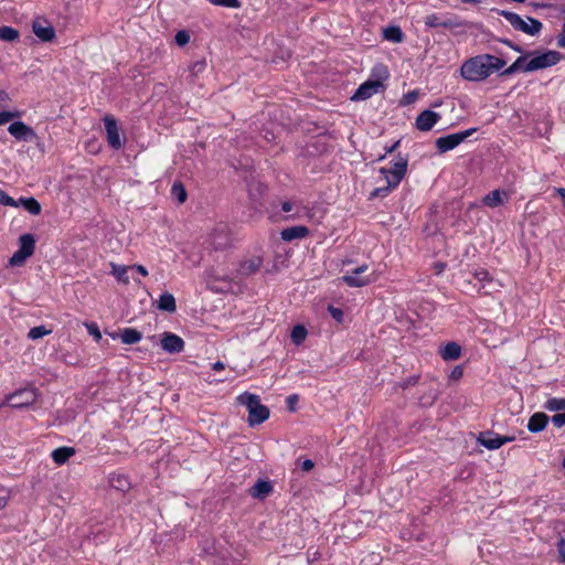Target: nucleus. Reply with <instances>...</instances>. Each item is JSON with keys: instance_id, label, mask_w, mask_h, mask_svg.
I'll use <instances>...</instances> for the list:
<instances>
[{"instance_id": "nucleus-1", "label": "nucleus", "mask_w": 565, "mask_h": 565, "mask_svg": "<svg viewBox=\"0 0 565 565\" xmlns=\"http://www.w3.org/2000/svg\"><path fill=\"white\" fill-rule=\"evenodd\" d=\"M507 62L492 54H479L466 60L460 67V75L469 82H481L494 72L501 71Z\"/></svg>"}, {"instance_id": "nucleus-2", "label": "nucleus", "mask_w": 565, "mask_h": 565, "mask_svg": "<svg viewBox=\"0 0 565 565\" xmlns=\"http://www.w3.org/2000/svg\"><path fill=\"white\" fill-rule=\"evenodd\" d=\"M237 404L243 405L248 411V425H260L269 417V408L260 403L258 395L243 393L236 397Z\"/></svg>"}, {"instance_id": "nucleus-3", "label": "nucleus", "mask_w": 565, "mask_h": 565, "mask_svg": "<svg viewBox=\"0 0 565 565\" xmlns=\"http://www.w3.org/2000/svg\"><path fill=\"white\" fill-rule=\"evenodd\" d=\"M500 15L505 18L515 30L529 35L539 34L543 28L539 20L530 17H527L526 20H523L519 14L511 11L502 10L500 11Z\"/></svg>"}, {"instance_id": "nucleus-4", "label": "nucleus", "mask_w": 565, "mask_h": 565, "mask_svg": "<svg viewBox=\"0 0 565 565\" xmlns=\"http://www.w3.org/2000/svg\"><path fill=\"white\" fill-rule=\"evenodd\" d=\"M533 55L530 56L526 66L525 73L535 72L539 70H544L551 66L556 65L561 60V54L556 51H546V52H532Z\"/></svg>"}, {"instance_id": "nucleus-5", "label": "nucleus", "mask_w": 565, "mask_h": 565, "mask_svg": "<svg viewBox=\"0 0 565 565\" xmlns=\"http://www.w3.org/2000/svg\"><path fill=\"white\" fill-rule=\"evenodd\" d=\"M476 131L477 128H469L463 131L439 137L436 139V147L441 153L450 151L472 136Z\"/></svg>"}, {"instance_id": "nucleus-6", "label": "nucleus", "mask_w": 565, "mask_h": 565, "mask_svg": "<svg viewBox=\"0 0 565 565\" xmlns=\"http://www.w3.org/2000/svg\"><path fill=\"white\" fill-rule=\"evenodd\" d=\"M38 397L35 388L26 387L7 396V403L13 408H23L32 405Z\"/></svg>"}, {"instance_id": "nucleus-7", "label": "nucleus", "mask_w": 565, "mask_h": 565, "mask_svg": "<svg viewBox=\"0 0 565 565\" xmlns=\"http://www.w3.org/2000/svg\"><path fill=\"white\" fill-rule=\"evenodd\" d=\"M513 440L514 436H500L491 430L480 433L477 438L478 444L489 450L499 449L504 444L511 443Z\"/></svg>"}, {"instance_id": "nucleus-8", "label": "nucleus", "mask_w": 565, "mask_h": 565, "mask_svg": "<svg viewBox=\"0 0 565 565\" xmlns=\"http://www.w3.org/2000/svg\"><path fill=\"white\" fill-rule=\"evenodd\" d=\"M367 268L369 266L366 264L361 265L354 268L350 274L344 275L341 279L350 287H364L374 281V279L369 276H361Z\"/></svg>"}, {"instance_id": "nucleus-9", "label": "nucleus", "mask_w": 565, "mask_h": 565, "mask_svg": "<svg viewBox=\"0 0 565 565\" xmlns=\"http://www.w3.org/2000/svg\"><path fill=\"white\" fill-rule=\"evenodd\" d=\"M161 348L170 354L180 353L184 350L185 343L181 337L172 332H163L160 340Z\"/></svg>"}, {"instance_id": "nucleus-10", "label": "nucleus", "mask_w": 565, "mask_h": 565, "mask_svg": "<svg viewBox=\"0 0 565 565\" xmlns=\"http://www.w3.org/2000/svg\"><path fill=\"white\" fill-rule=\"evenodd\" d=\"M8 131L19 141H32L36 137L35 131L23 121H13Z\"/></svg>"}, {"instance_id": "nucleus-11", "label": "nucleus", "mask_w": 565, "mask_h": 565, "mask_svg": "<svg viewBox=\"0 0 565 565\" xmlns=\"http://www.w3.org/2000/svg\"><path fill=\"white\" fill-rule=\"evenodd\" d=\"M104 121H105L107 141H108L109 146L116 150L120 149L122 147V142L120 139L119 128L117 126L115 118L107 116V117H105Z\"/></svg>"}, {"instance_id": "nucleus-12", "label": "nucleus", "mask_w": 565, "mask_h": 565, "mask_svg": "<svg viewBox=\"0 0 565 565\" xmlns=\"http://www.w3.org/2000/svg\"><path fill=\"white\" fill-rule=\"evenodd\" d=\"M441 116L433 110L422 111L415 121V126L420 131H429L439 120Z\"/></svg>"}, {"instance_id": "nucleus-13", "label": "nucleus", "mask_w": 565, "mask_h": 565, "mask_svg": "<svg viewBox=\"0 0 565 565\" xmlns=\"http://www.w3.org/2000/svg\"><path fill=\"white\" fill-rule=\"evenodd\" d=\"M381 87V83L379 81H366L359 86L352 96L353 100H365L372 97L374 94L379 92Z\"/></svg>"}, {"instance_id": "nucleus-14", "label": "nucleus", "mask_w": 565, "mask_h": 565, "mask_svg": "<svg viewBox=\"0 0 565 565\" xmlns=\"http://www.w3.org/2000/svg\"><path fill=\"white\" fill-rule=\"evenodd\" d=\"M425 25L428 28H445V29H454L461 26V22L448 19V18H441L436 13L429 14L425 18Z\"/></svg>"}, {"instance_id": "nucleus-15", "label": "nucleus", "mask_w": 565, "mask_h": 565, "mask_svg": "<svg viewBox=\"0 0 565 565\" xmlns=\"http://www.w3.org/2000/svg\"><path fill=\"white\" fill-rule=\"evenodd\" d=\"M309 234L307 226L298 225L285 228L280 233V237L285 242H291L298 238H305Z\"/></svg>"}, {"instance_id": "nucleus-16", "label": "nucleus", "mask_w": 565, "mask_h": 565, "mask_svg": "<svg viewBox=\"0 0 565 565\" xmlns=\"http://www.w3.org/2000/svg\"><path fill=\"white\" fill-rule=\"evenodd\" d=\"M273 492V486L269 481L259 479L250 488L249 493L255 499H265Z\"/></svg>"}, {"instance_id": "nucleus-17", "label": "nucleus", "mask_w": 565, "mask_h": 565, "mask_svg": "<svg viewBox=\"0 0 565 565\" xmlns=\"http://www.w3.org/2000/svg\"><path fill=\"white\" fill-rule=\"evenodd\" d=\"M111 338H120L125 344H136L142 339V333L132 328H125L118 334H111Z\"/></svg>"}, {"instance_id": "nucleus-18", "label": "nucleus", "mask_w": 565, "mask_h": 565, "mask_svg": "<svg viewBox=\"0 0 565 565\" xmlns=\"http://www.w3.org/2000/svg\"><path fill=\"white\" fill-rule=\"evenodd\" d=\"M34 34L44 42H50L55 38V30L52 25H43L40 21H34L32 25Z\"/></svg>"}, {"instance_id": "nucleus-19", "label": "nucleus", "mask_w": 565, "mask_h": 565, "mask_svg": "<svg viewBox=\"0 0 565 565\" xmlns=\"http://www.w3.org/2000/svg\"><path fill=\"white\" fill-rule=\"evenodd\" d=\"M548 423V416L545 413H535L533 414L527 423V429L531 433H540L542 431Z\"/></svg>"}, {"instance_id": "nucleus-20", "label": "nucleus", "mask_w": 565, "mask_h": 565, "mask_svg": "<svg viewBox=\"0 0 565 565\" xmlns=\"http://www.w3.org/2000/svg\"><path fill=\"white\" fill-rule=\"evenodd\" d=\"M211 245L214 249H224L230 245V237L224 227L216 228L211 235Z\"/></svg>"}, {"instance_id": "nucleus-21", "label": "nucleus", "mask_w": 565, "mask_h": 565, "mask_svg": "<svg viewBox=\"0 0 565 565\" xmlns=\"http://www.w3.org/2000/svg\"><path fill=\"white\" fill-rule=\"evenodd\" d=\"M263 265L260 256H253L241 264L239 271L242 275L249 276L257 273Z\"/></svg>"}, {"instance_id": "nucleus-22", "label": "nucleus", "mask_w": 565, "mask_h": 565, "mask_svg": "<svg viewBox=\"0 0 565 565\" xmlns=\"http://www.w3.org/2000/svg\"><path fill=\"white\" fill-rule=\"evenodd\" d=\"M73 455L75 449L73 447H60L52 451V459L57 465H64Z\"/></svg>"}, {"instance_id": "nucleus-23", "label": "nucleus", "mask_w": 565, "mask_h": 565, "mask_svg": "<svg viewBox=\"0 0 565 565\" xmlns=\"http://www.w3.org/2000/svg\"><path fill=\"white\" fill-rule=\"evenodd\" d=\"M460 354L461 348L456 342H449L440 350V355L445 361H455L460 358Z\"/></svg>"}, {"instance_id": "nucleus-24", "label": "nucleus", "mask_w": 565, "mask_h": 565, "mask_svg": "<svg viewBox=\"0 0 565 565\" xmlns=\"http://www.w3.org/2000/svg\"><path fill=\"white\" fill-rule=\"evenodd\" d=\"M158 308L162 311L174 312L177 310L174 296L170 292H163L158 300Z\"/></svg>"}, {"instance_id": "nucleus-25", "label": "nucleus", "mask_w": 565, "mask_h": 565, "mask_svg": "<svg viewBox=\"0 0 565 565\" xmlns=\"http://www.w3.org/2000/svg\"><path fill=\"white\" fill-rule=\"evenodd\" d=\"M19 249L22 250V253L29 256H32L35 249V239L32 234H23L19 238Z\"/></svg>"}, {"instance_id": "nucleus-26", "label": "nucleus", "mask_w": 565, "mask_h": 565, "mask_svg": "<svg viewBox=\"0 0 565 565\" xmlns=\"http://www.w3.org/2000/svg\"><path fill=\"white\" fill-rule=\"evenodd\" d=\"M407 164L408 159L398 154L394 160L393 167L388 170L391 173L396 174L399 178H404L407 171Z\"/></svg>"}, {"instance_id": "nucleus-27", "label": "nucleus", "mask_w": 565, "mask_h": 565, "mask_svg": "<svg viewBox=\"0 0 565 565\" xmlns=\"http://www.w3.org/2000/svg\"><path fill=\"white\" fill-rule=\"evenodd\" d=\"M19 206H23L30 214L39 215L42 211L41 204L34 198H20Z\"/></svg>"}, {"instance_id": "nucleus-28", "label": "nucleus", "mask_w": 565, "mask_h": 565, "mask_svg": "<svg viewBox=\"0 0 565 565\" xmlns=\"http://www.w3.org/2000/svg\"><path fill=\"white\" fill-rule=\"evenodd\" d=\"M384 39L393 43H401L404 40V33L399 26H388L383 31Z\"/></svg>"}, {"instance_id": "nucleus-29", "label": "nucleus", "mask_w": 565, "mask_h": 565, "mask_svg": "<svg viewBox=\"0 0 565 565\" xmlns=\"http://www.w3.org/2000/svg\"><path fill=\"white\" fill-rule=\"evenodd\" d=\"M484 205L489 207H497L503 203L501 192L493 190L483 198Z\"/></svg>"}, {"instance_id": "nucleus-30", "label": "nucleus", "mask_w": 565, "mask_h": 565, "mask_svg": "<svg viewBox=\"0 0 565 565\" xmlns=\"http://www.w3.org/2000/svg\"><path fill=\"white\" fill-rule=\"evenodd\" d=\"M544 408L550 412L565 411V398H559V397L548 398L544 404Z\"/></svg>"}, {"instance_id": "nucleus-31", "label": "nucleus", "mask_w": 565, "mask_h": 565, "mask_svg": "<svg viewBox=\"0 0 565 565\" xmlns=\"http://www.w3.org/2000/svg\"><path fill=\"white\" fill-rule=\"evenodd\" d=\"M171 194L179 203H184L188 198L186 190L181 182H174L172 184Z\"/></svg>"}, {"instance_id": "nucleus-32", "label": "nucleus", "mask_w": 565, "mask_h": 565, "mask_svg": "<svg viewBox=\"0 0 565 565\" xmlns=\"http://www.w3.org/2000/svg\"><path fill=\"white\" fill-rule=\"evenodd\" d=\"M111 274L121 282L124 284H128L129 282V277L127 275V271L130 267H127V266H124V265H116V264H111Z\"/></svg>"}, {"instance_id": "nucleus-33", "label": "nucleus", "mask_w": 565, "mask_h": 565, "mask_svg": "<svg viewBox=\"0 0 565 565\" xmlns=\"http://www.w3.org/2000/svg\"><path fill=\"white\" fill-rule=\"evenodd\" d=\"M290 337L291 341L298 345L305 341L307 337V329L301 324H297L292 328Z\"/></svg>"}, {"instance_id": "nucleus-34", "label": "nucleus", "mask_w": 565, "mask_h": 565, "mask_svg": "<svg viewBox=\"0 0 565 565\" xmlns=\"http://www.w3.org/2000/svg\"><path fill=\"white\" fill-rule=\"evenodd\" d=\"M380 173L384 175L386 180V185H388L392 190H394L403 179L397 177L396 174L391 173L387 168H381Z\"/></svg>"}, {"instance_id": "nucleus-35", "label": "nucleus", "mask_w": 565, "mask_h": 565, "mask_svg": "<svg viewBox=\"0 0 565 565\" xmlns=\"http://www.w3.org/2000/svg\"><path fill=\"white\" fill-rule=\"evenodd\" d=\"M473 277L479 282H481V286L478 289V291H481V289H484L486 288V284L491 282V280H492L491 277H490V274L488 273V270H486L483 268L476 269L475 273H473Z\"/></svg>"}, {"instance_id": "nucleus-36", "label": "nucleus", "mask_w": 565, "mask_h": 565, "mask_svg": "<svg viewBox=\"0 0 565 565\" xmlns=\"http://www.w3.org/2000/svg\"><path fill=\"white\" fill-rule=\"evenodd\" d=\"M19 38V32L11 26L0 28V40L12 42Z\"/></svg>"}, {"instance_id": "nucleus-37", "label": "nucleus", "mask_w": 565, "mask_h": 565, "mask_svg": "<svg viewBox=\"0 0 565 565\" xmlns=\"http://www.w3.org/2000/svg\"><path fill=\"white\" fill-rule=\"evenodd\" d=\"M205 68H206L205 60H198L190 65L189 72H190V75L194 78V77H198L201 73H203L205 71Z\"/></svg>"}, {"instance_id": "nucleus-38", "label": "nucleus", "mask_w": 565, "mask_h": 565, "mask_svg": "<svg viewBox=\"0 0 565 565\" xmlns=\"http://www.w3.org/2000/svg\"><path fill=\"white\" fill-rule=\"evenodd\" d=\"M49 333H51V330H47L44 326H39V327H34V328L30 329L28 337L31 340H38Z\"/></svg>"}, {"instance_id": "nucleus-39", "label": "nucleus", "mask_w": 565, "mask_h": 565, "mask_svg": "<svg viewBox=\"0 0 565 565\" xmlns=\"http://www.w3.org/2000/svg\"><path fill=\"white\" fill-rule=\"evenodd\" d=\"M22 116V113L19 110L13 111H0V126L8 124L12 119L20 118Z\"/></svg>"}, {"instance_id": "nucleus-40", "label": "nucleus", "mask_w": 565, "mask_h": 565, "mask_svg": "<svg viewBox=\"0 0 565 565\" xmlns=\"http://www.w3.org/2000/svg\"><path fill=\"white\" fill-rule=\"evenodd\" d=\"M110 483L114 488H116L120 491H124L125 489H127L129 487L128 479L125 476L113 477L110 480Z\"/></svg>"}, {"instance_id": "nucleus-41", "label": "nucleus", "mask_w": 565, "mask_h": 565, "mask_svg": "<svg viewBox=\"0 0 565 565\" xmlns=\"http://www.w3.org/2000/svg\"><path fill=\"white\" fill-rule=\"evenodd\" d=\"M207 1L214 6H220V7H225V8L237 9L241 7V2L238 0H207Z\"/></svg>"}, {"instance_id": "nucleus-42", "label": "nucleus", "mask_w": 565, "mask_h": 565, "mask_svg": "<svg viewBox=\"0 0 565 565\" xmlns=\"http://www.w3.org/2000/svg\"><path fill=\"white\" fill-rule=\"evenodd\" d=\"M29 257H30L29 255H26V254L24 255V254L22 253V250L18 249V250L12 255V257L10 258L9 264H10L11 266H20V265H22V264L25 262V259H26V258H29Z\"/></svg>"}, {"instance_id": "nucleus-43", "label": "nucleus", "mask_w": 565, "mask_h": 565, "mask_svg": "<svg viewBox=\"0 0 565 565\" xmlns=\"http://www.w3.org/2000/svg\"><path fill=\"white\" fill-rule=\"evenodd\" d=\"M0 204L6 205V206H13V207L19 206V202L17 200H14L13 198H11L10 195H8L1 189H0Z\"/></svg>"}, {"instance_id": "nucleus-44", "label": "nucleus", "mask_w": 565, "mask_h": 565, "mask_svg": "<svg viewBox=\"0 0 565 565\" xmlns=\"http://www.w3.org/2000/svg\"><path fill=\"white\" fill-rule=\"evenodd\" d=\"M391 191L392 189L388 185L379 186L371 192L370 199L385 198Z\"/></svg>"}, {"instance_id": "nucleus-45", "label": "nucleus", "mask_w": 565, "mask_h": 565, "mask_svg": "<svg viewBox=\"0 0 565 565\" xmlns=\"http://www.w3.org/2000/svg\"><path fill=\"white\" fill-rule=\"evenodd\" d=\"M174 40L179 46H183L189 43L190 35L186 31L182 30V31L177 32Z\"/></svg>"}, {"instance_id": "nucleus-46", "label": "nucleus", "mask_w": 565, "mask_h": 565, "mask_svg": "<svg viewBox=\"0 0 565 565\" xmlns=\"http://www.w3.org/2000/svg\"><path fill=\"white\" fill-rule=\"evenodd\" d=\"M533 53H527L525 55H521L519 56L515 61H514V64L516 65V67L519 68V71H522L525 73V66H526V63L527 61L530 60L529 57L532 56Z\"/></svg>"}, {"instance_id": "nucleus-47", "label": "nucleus", "mask_w": 565, "mask_h": 565, "mask_svg": "<svg viewBox=\"0 0 565 565\" xmlns=\"http://www.w3.org/2000/svg\"><path fill=\"white\" fill-rule=\"evenodd\" d=\"M551 420L557 428L565 426V412L553 415Z\"/></svg>"}, {"instance_id": "nucleus-48", "label": "nucleus", "mask_w": 565, "mask_h": 565, "mask_svg": "<svg viewBox=\"0 0 565 565\" xmlns=\"http://www.w3.org/2000/svg\"><path fill=\"white\" fill-rule=\"evenodd\" d=\"M329 312H330L331 317L334 320H337L338 322L342 321V319H343V311L340 308H335V307L330 306L329 307Z\"/></svg>"}, {"instance_id": "nucleus-49", "label": "nucleus", "mask_w": 565, "mask_h": 565, "mask_svg": "<svg viewBox=\"0 0 565 565\" xmlns=\"http://www.w3.org/2000/svg\"><path fill=\"white\" fill-rule=\"evenodd\" d=\"M557 552L559 555V559L562 562H565V539L564 537L559 539V541L557 542Z\"/></svg>"}, {"instance_id": "nucleus-50", "label": "nucleus", "mask_w": 565, "mask_h": 565, "mask_svg": "<svg viewBox=\"0 0 565 565\" xmlns=\"http://www.w3.org/2000/svg\"><path fill=\"white\" fill-rule=\"evenodd\" d=\"M87 329H88L89 334L95 337L96 340H99L102 338L100 331L96 323H92V324L87 326Z\"/></svg>"}, {"instance_id": "nucleus-51", "label": "nucleus", "mask_w": 565, "mask_h": 565, "mask_svg": "<svg viewBox=\"0 0 565 565\" xmlns=\"http://www.w3.org/2000/svg\"><path fill=\"white\" fill-rule=\"evenodd\" d=\"M417 97H418V93L416 90L408 92L404 96V103L405 104H413V103L416 102Z\"/></svg>"}, {"instance_id": "nucleus-52", "label": "nucleus", "mask_w": 565, "mask_h": 565, "mask_svg": "<svg viewBox=\"0 0 565 565\" xmlns=\"http://www.w3.org/2000/svg\"><path fill=\"white\" fill-rule=\"evenodd\" d=\"M418 376H411L407 380L403 381L399 385L403 390L407 388L408 386H413L417 384Z\"/></svg>"}, {"instance_id": "nucleus-53", "label": "nucleus", "mask_w": 565, "mask_h": 565, "mask_svg": "<svg viewBox=\"0 0 565 565\" xmlns=\"http://www.w3.org/2000/svg\"><path fill=\"white\" fill-rule=\"evenodd\" d=\"M516 72H519V68L516 67V65L513 62L509 67L504 68L501 72V76H510Z\"/></svg>"}, {"instance_id": "nucleus-54", "label": "nucleus", "mask_w": 565, "mask_h": 565, "mask_svg": "<svg viewBox=\"0 0 565 565\" xmlns=\"http://www.w3.org/2000/svg\"><path fill=\"white\" fill-rule=\"evenodd\" d=\"M315 467V463L311 459H305L302 462H301V469L303 471H310L312 468Z\"/></svg>"}, {"instance_id": "nucleus-55", "label": "nucleus", "mask_w": 565, "mask_h": 565, "mask_svg": "<svg viewBox=\"0 0 565 565\" xmlns=\"http://www.w3.org/2000/svg\"><path fill=\"white\" fill-rule=\"evenodd\" d=\"M130 268L137 270L142 276H147L148 275L147 268L145 266H142V265H134Z\"/></svg>"}, {"instance_id": "nucleus-56", "label": "nucleus", "mask_w": 565, "mask_h": 565, "mask_svg": "<svg viewBox=\"0 0 565 565\" xmlns=\"http://www.w3.org/2000/svg\"><path fill=\"white\" fill-rule=\"evenodd\" d=\"M297 401H298V396H297V395H290V396H288V398H287V403H288V406H289V409H290V411H294V409H295V408H294V404H295V403H297Z\"/></svg>"}, {"instance_id": "nucleus-57", "label": "nucleus", "mask_w": 565, "mask_h": 565, "mask_svg": "<svg viewBox=\"0 0 565 565\" xmlns=\"http://www.w3.org/2000/svg\"><path fill=\"white\" fill-rule=\"evenodd\" d=\"M10 99L9 95L4 90H0V107H2Z\"/></svg>"}, {"instance_id": "nucleus-58", "label": "nucleus", "mask_w": 565, "mask_h": 565, "mask_svg": "<svg viewBox=\"0 0 565 565\" xmlns=\"http://www.w3.org/2000/svg\"><path fill=\"white\" fill-rule=\"evenodd\" d=\"M281 210H282L284 212H286V213H287V212H290V211L292 210V204H291L290 202L286 201V202H284V203L281 204Z\"/></svg>"}, {"instance_id": "nucleus-59", "label": "nucleus", "mask_w": 565, "mask_h": 565, "mask_svg": "<svg viewBox=\"0 0 565 565\" xmlns=\"http://www.w3.org/2000/svg\"><path fill=\"white\" fill-rule=\"evenodd\" d=\"M224 367H225V366H224V363H223V362H221V361H217V362H215V363H213V364H212V369H213L214 371H221V370H224Z\"/></svg>"}, {"instance_id": "nucleus-60", "label": "nucleus", "mask_w": 565, "mask_h": 565, "mask_svg": "<svg viewBox=\"0 0 565 565\" xmlns=\"http://www.w3.org/2000/svg\"><path fill=\"white\" fill-rule=\"evenodd\" d=\"M399 143H401V140L395 141L390 148H387L386 152L387 153L394 152L397 149V147L399 146Z\"/></svg>"}, {"instance_id": "nucleus-61", "label": "nucleus", "mask_w": 565, "mask_h": 565, "mask_svg": "<svg viewBox=\"0 0 565 565\" xmlns=\"http://www.w3.org/2000/svg\"><path fill=\"white\" fill-rule=\"evenodd\" d=\"M8 504V497L0 495V509H3Z\"/></svg>"}, {"instance_id": "nucleus-62", "label": "nucleus", "mask_w": 565, "mask_h": 565, "mask_svg": "<svg viewBox=\"0 0 565 565\" xmlns=\"http://www.w3.org/2000/svg\"><path fill=\"white\" fill-rule=\"evenodd\" d=\"M557 45H558L559 47L565 49V35H561V36L557 39Z\"/></svg>"}, {"instance_id": "nucleus-63", "label": "nucleus", "mask_w": 565, "mask_h": 565, "mask_svg": "<svg viewBox=\"0 0 565 565\" xmlns=\"http://www.w3.org/2000/svg\"><path fill=\"white\" fill-rule=\"evenodd\" d=\"M462 372L459 367H456L454 371H452V376L454 377H459L461 376Z\"/></svg>"}, {"instance_id": "nucleus-64", "label": "nucleus", "mask_w": 565, "mask_h": 565, "mask_svg": "<svg viewBox=\"0 0 565 565\" xmlns=\"http://www.w3.org/2000/svg\"><path fill=\"white\" fill-rule=\"evenodd\" d=\"M557 192H558V194L561 195V198H562V200H563V202H564V205H565V189L559 188V189L557 190Z\"/></svg>"}]
</instances>
